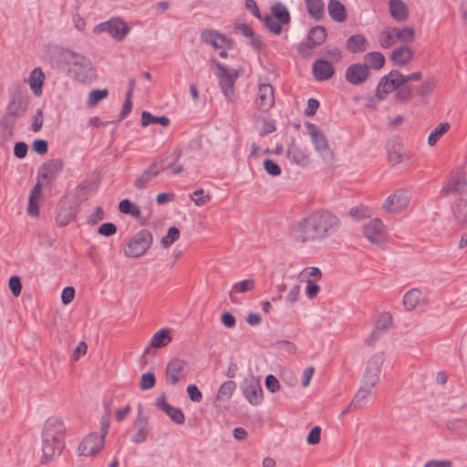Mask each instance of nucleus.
<instances>
[{"label": "nucleus", "mask_w": 467, "mask_h": 467, "mask_svg": "<svg viewBox=\"0 0 467 467\" xmlns=\"http://www.w3.org/2000/svg\"><path fill=\"white\" fill-rule=\"evenodd\" d=\"M340 220L332 213L318 210L298 221L291 229V237L297 243L323 241L335 234Z\"/></svg>", "instance_id": "obj_1"}, {"label": "nucleus", "mask_w": 467, "mask_h": 467, "mask_svg": "<svg viewBox=\"0 0 467 467\" xmlns=\"http://www.w3.org/2000/svg\"><path fill=\"white\" fill-rule=\"evenodd\" d=\"M153 242L150 231L143 229L137 232L123 246L122 252L126 257L138 258L143 255Z\"/></svg>", "instance_id": "obj_2"}, {"label": "nucleus", "mask_w": 467, "mask_h": 467, "mask_svg": "<svg viewBox=\"0 0 467 467\" xmlns=\"http://www.w3.org/2000/svg\"><path fill=\"white\" fill-rule=\"evenodd\" d=\"M67 53L69 55L67 57L69 66L68 70L74 78L80 82H86L90 79L94 75L90 59L73 51H68Z\"/></svg>", "instance_id": "obj_3"}, {"label": "nucleus", "mask_w": 467, "mask_h": 467, "mask_svg": "<svg viewBox=\"0 0 467 467\" xmlns=\"http://www.w3.org/2000/svg\"><path fill=\"white\" fill-rule=\"evenodd\" d=\"M212 63L218 68L216 75L219 79V86L222 92L228 100H233L234 97V84L238 78L236 70L224 67L215 59H213Z\"/></svg>", "instance_id": "obj_4"}, {"label": "nucleus", "mask_w": 467, "mask_h": 467, "mask_svg": "<svg viewBox=\"0 0 467 467\" xmlns=\"http://www.w3.org/2000/svg\"><path fill=\"white\" fill-rule=\"evenodd\" d=\"M130 30L129 26L119 17H114L106 22L99 23L94 27V33L107 32L116 41L123 40Z\"/></svg>", "instance_id": "obj_5"}, {"label": "nucleus", "mask_w": 467, "mask_h": 467, "mask_svg": "<svg viewBox=\"0 0 467 467\" xmlns=\"http://www.w3.org/2000/svg\"><path fill=\"white\" fill-rule=\"evenodd\" d=\"M246 400L254 405H259L263 400V389L258 378L250 374L245 377L240 386Z\"/></svg>", "instance_id": "obj_6"}, {"label": "nucleus", "mask_w": 467, "mask_h": 467, "mask_svg": "<svg viewBox=\"0 0 467 467\" xmlns=\"http://www.w3.org/2000/svg\"><path fill=\"white\" fill-rule=\"evenodd\" d=\"M384 362L382 354L377 353L373 355L368 361L363 375L362 384L369 388H375L379 381L381 367Z\"/></svg>", "instance_id": "obj_7"}, {"label": "nucleus", "mask_w": 467, "mask_h": 467, "mask_svg": "<svg viewBox=\"0 0 467 467\" xmlns=\"http://www.w3.org/2000/svg\"><path fill=\"white\" fill-rule=\"evenodd\" d=\"M326 38L327 30L323 26H313L308 32L306 42L298 46V53L303 57L309 56L311 50L323 44Z\"/></svg>", "instance_id": "obj_8"}, {"label": "nucleus", "mask_w": 467, "mask_h": 467, "mask_svg": "<svg viewBox=\"0 0 467 467\" xmlns=\"http://www.w3.org/2000/svg\"><path fill=\"white\" fill-rule=\"evenodd\" d=\"M188 374V363L181 358H174L167 365L165 370L166 382L175 385Z\"/></svg>", "instance_id": "obj_9"}, {"label": "nucleus", "mask_w": 467, "mask_h": 467, "mask_svg": "<svg viewBox=\"0 0 467 467\" xmlns=\"http://www.w3.org/2000/svg\"><path fill=\"white\" fill-rule=\"evenodd\" d=\"M441 193L443 196L454 193H458L460 195L467 194V181L460 170L451 172L450 179L441 189Z\"/></svg>", "instance_id": "obj_10"}, {"label": "nucleus", "mask_w": 467, "mask_h": 467, "mask_svg": "<svg viewBox=\"0 0 467 467\" xmlns=\"http://www.w3.org/2000/svg\"><path fill=\"white\" fill-rule=\"evenodd\" d=\"M364 236L373 244H380L386 241V230L379 219H371L363 226Z\"/></svg>", "instance_id": "obj_11"}, {"label": "nucleus", "mask_w": 467, "mask_h": 467, "mask_svg": "<svg viewBox=\"0 0 467 467\" xmlns=\"http://www.w3.org/2000/svg\"><path fill=\"white\" fill-rule=\"evenodd\" d=\"M397 75L398 70H391L380 78L376 89V97L379 100H383L388 94L401 87V81Z\"/></svg>", "instance_id": "obj_12"}, {"label": "nucleus", "mask_w": 467, "mask_h": 467, "mask_svg": "<svg viewBox=\"0 0 467 467\" xmlns=\"http://www.w3.org/2000/svg\"><path fill=\"white\" fill-rule=\"evenodd\" d=\"M28 106V96L19 88L10 93V101L6 107L7 112L14 116L21 118L26 112Z\"/></svg>", "instance_id": "obj_13"}, {"label": "nucleus", "mask_w": 467, "mask_h": 467, "mask_svg": "<svg viewBox=\"0 0 467 467\" xmlns=\"http://www.w3.org/2000/svg\"><path fill=\"white\" fill-rule=\"evenodd\" d=\"M410 200V193L406 190H398L389 195L383 204V208L389 213H400L405 209Z\"/></svg>", "instance_id": "obj_14"}, {"label": "nucleus", "mask_w": 467, "mask_h": 467, "mask_svg": "<svg viewBox=\"0 0 467 467\" xmlns=\"http://www.w3.org/2000/svg\"><path fill=\"white\" fill-rule=\"evenodd\" d=\"M201 40L214 48H232L234 41L213 29H203L201 32Z\"/></svg>", "instance_id": "obj_15"}, {"label": "nucleus", "mask_w": 467, "mask_h": 467, "mask_svg": "<svg viewBox=\"0 0 467 467\" xmlns=\"http://www.w3.org/2000/svg\"><path fill=\"white\" fill-rule=\"evenodd\" d=\"M104 438L98 433L93 432L83 439L78 446L79 455L93 456L96 455L104 446Z\"/></svg>", "instance_id": "obj_16"}, {"label": "nucleus", "mask_w": 467, "mask_h": 467, "mask_svg": "<svg viewBox=\"0 0 467 467\" xmlns=\"http://www.w3.org/2000/svg\"><path fill=\"white\" fill-rule=\"evenodd\" d=\"M306 128L316 150L323 157L331 155L327 140L322 130L317 125L312 123H307Z\"/></svg>", "instance_id": "obj_17"}, {"label": "nucleus", "mask_w": 467, "mask_h": 467, "mask_svg": "<svg viewBox=\"0 0 467 467\" xmlns=\"http://www.w3.org/2000/svg\"><path fill=\"white\" fill-rule=\"evenodd\" d=\"M66 427L64 423L57 419H48L44 426L42 437L46 438L47 441L57 440L58 441H64Z\"/></svg>", "instance_id": "obj_18"}, {"label": "nucleus", "mask_w": 467, "mask_h": 467, "mask_svg": "<svg viewBox=\"0 0 467 467\" xmlns=\"http://www.w3.org/2000/svg\"><path fill=\"white\" fill-rule=\"evenodd\" d=\"M275 103L274 88L270 84H260L257 91L256 105L263 111H268Z\"/></svg>", "instance_id": "obj_19"}, {"label": "nucleus", "mask_w": 467, "mask_h": 467, "mask_svg": "<svg viewBox=\"0 0 467 467\" xmlns=\"http://www.w3.org/2000/svg\"><path fill=\"white\" fill-rule=\"evenodd\" d=\"M64 168L60 159H52L44 162L38 170V178L47 181L56 179Z\"/></svg>", "instance_id": "obj_20"}, {"label": "nucleus", "mask_w": 467, "mask_h": 467, "mask_svg": "<svg viewBox=\"0 0 467 467\" xmlns=\"http://www.w3.org/2000/svg\"><path fill=\"white\" fill-rule=\"evenodd\" d=\"M368 74V66L367 64L356 63L347 68L345 76L348 83L358 85L367 80Z\"/></svg>", "instance_id": "obj_21"}, {"label": "nucleus", "mask_w": 467, "mask_h": 467, "mask_svg": "<svg viewBox=\"0 0 467 467\" xmlns=\"http://www.w3.org/2000/svg\"><path fill=\"white\" fill-rule=\"evenodd\" d=\"M156 406L165 412L170 419L177 424H182L185 420L184 414L182 410L179 408H175L170 405L166 401V397L164 394L161 395L156 400Z\"/></svg>", "instance_id": "obj_22"}, {"label": "nucleus", "mask_w": 467, "mask_h": 467, "mask_svg": "<svg viewBox=\"0 0 467 467\" xmlns=\"http://www.w3.org/2000/svg\"><path fill=\"white\" fill-rule=\"evenodd\" d=\"M313 74L317 80L325 81L335 74V68L330 62L324 58L317 59L313 63Z\"/></svg>", "instance_id": "obj_23"}, {"label": "nucleus", "mask_w": 467, "mask_h": 467, "mask_svg": "<svg viewBox=\"0 0 467 467\" xmlns=\"http://www.w3.org/2000/svg\"><path fill=\"white\" fill-rule=\"evenodd\" d=\"M65 446L64 441H58L57 440L47 441L43 438L42 451L43 460L42 462L53 460L54 458L60 455Z\"/></svg>", "instance_id": "obj_24"}, {"label": "nucleus", "mask_w": 467, "mask_h": 467, "mask_svg": "<svg viewBox=\"0 0 467 467\" xmlns=\"http://www.w3.org/2000/svg\"><path fill=\"white\" fill-rule=\"evenodd\" d=\"M412 57L413 51L408 46H402L395 48L390 55V60L394 65L399 67L407 65Z\"/></svg>", "instance_id": "obj_25"}, {"label": "nucleus", "mask_w": 467, "mask_h": 467, "mask_svg": "<svg viewBox=\"0 0 467 467\" xmlns=\"http://www.w3.org/2000/svg\"><path fill=\"white\" fill-rule=\"evenodd\" d=\"M158 162L151 163L135 181L134 185L138 189H144L147 185L160 173L158 168Z\"/></svg>", "instance_id": "obj_26"}, {"label": "nucleus", "mask_w": 467, "mask_h": 467, "mask_svg": "<svg viewBox=\"0 0 467 467\" xmlns=\"http://www.w3.org/2000/svg\"><path fill=\"white\" fill-rule=\"evenodd\" d=\"M286 155L291 161L298 166L306 167L309 163V159L305 151L295 142L289 144Z\"/></svg>", "instance_id": "obj_27"}, {"label": "nucleus", "mask_w": 467, "mask_h": 467, "mask_svg": "<svg viewBox=\"0 0 467 467\" xmlns=\"http://www.w3.org/2000/svg\"><path fill=\"white\" fill-rule=\"evenodd\" d=\"M372 389L362 384L348 405V409L358 410L365 406L368 402Z\"/></svg>", "instance_id": "obj_28"}, {"label": "nucleus", "mask_w": 467, "mask_h": 467, "mask_svg": "<svg viewBox=\"0 0 467 467\" xmlns=\"http://www.w3.org/2000/svg\"><path fill=\"white\" fill-rule=\"evenodd\" d=\"M45 80V74L40 67H35L29 76L28 84L35 96L42 95V87Z\"/></svg>", "instance_id": "obj_29"}, {"label": "nucleus", "mask_w": 467, "mask_h": 467, "mask_svg": "<svg viewBox=\"0 0 467 467\" xmlns=\"http://www.w3.org/2000/svg\"><path fill=\"white\" fill-rule=\"evenodd\" d=\"M346 47L351 53H362L368 48V40L361 34L353 35L348 38Z\"/></svg>", "instance_id": "obj_30"}, {"label": "nucleus", "mask_w": 467, "mask_h": 467, "mask_svg": "<svg viewBox=\"0 0 467 467\" xmlns=\"http://www.w3.org/2000/svg\"><path fill=\"white\" fill-rule=\"evenodd\" d=\"M389 12L391 16L398 22L407 20L409 12L405 3L402 0H389Z\"/></svg>", "instance_id": "obj_31"}, {"label": "nucleus", "mask_w": 467, "mask_h": 467, "mask_svg": "<svg viewBox=\"0 0 467 467\" xmlns=\"http://www.w3.org/2000/svg\"><path fill=\"white\" fill-rule=\"evenodd\" d=\"M329 16L337 23L347 19V11L344 5L338 0H329L327 5Z\"/></svg>", "instance_id": "obj_32"}, {"label": "nucleus", "mask_w": 467, "mask_h": 467, "mask_svg": "<svg viewBox=\"0 0 467 467\" xmlns=\"http://www.w3.org/2000/svg\"><path fill=\"white\" fill-rule=\"evenodd\" d=\"M235 389H236V384L234 381L228 380V381L223 382L218 389L214 402L217 405H220L221 403L228 402L230 400V399L232 398V395Z\"/></svg>", "instance_id": "obj_33"}, {"label": "nucleus", "mask_w": 467, "mask_h": 467, "mask_svg": "<svg viewBox=\"0 0 467 467\" xmlns=\"http://www.w3.org/2000/svg\"><path fill=\"white\" fill-rule=\"evenodd\" d=\"M309 16L316 21H320L325 16L323 0H305Z\"/></svg>", "instance_id": "obj_34"}, {"label": "nucleus", "mask_w": 467, "mask_h": 467, "mask_svg": "<svg viewBox=\"0 0 467 467\" xmlns=\"http://www.w3.org/2000/svg\"><path fill=\"white\" fill-rule=\"evenodd\" d=\"M254 288V279H245L241 282H237L233 285L232 289L230 291L229 296L233 303L237 304L239 300L237 299L235 294L237 293H245L251 291Z\"/></svg>", "instance_id": "obj_35"}, {"label": "nucleus", "mask_w": 467, "mask_h": 467, "mask_svg": "<svg viewBox=\"0 0 467 467\" xmlns=\"http://www.w3.org/2000/svg\"><path fill=\"white\" fill-rule=\"evenodd\" d=\"M172 337L171 336L170 330L167 328H163L156 332L151 339H150V347L161 348L167 346Z\"/></svg>", "instance_id": "obj_36"}, {"label": "nucleus", "mask_w": 467, "mask_h": 467, "mask_svg": "<svg viewBox=\"0 0 467 467\" xmlns=\"http://www.w3.org/2000/svg\"><path fill=\"white\" fill-rule=\"evenodd\" d=\"M396 36L393 26H389L382 30L379 35V44L382 48H389L395 45Z\"/></svg>", "instance_id": "obj_37"}, {"label": "nucleus", "mask_w": 467, "mask_h": 467, "mask_svg": "<svg viewBox=\"0 0 467 467\" xmlns=\"http://www.w3.org/2000/svg\"><path fill=\"white\" fill-rule=\"evenodd\" d=\"M422 299V294L419 289L408 291L403 298V304L408 310L414 309Z\"/></svg>", "instance_id": "obj_38"}, {"label": "nucleus", "mask_w": 467, "mask_h": 467, "mask_svg": "<svg viewBox=\"0 0 467 467\" xmlns=\"http://www.w3.org/2000/svg\"><path fill=\"white\" fill-rule=\"evenodd\" d=\"M76 216V213L71 206H63L57 214V223L59 226L67 225Z\"/></svg>", "instance_id": "obj_39"}, {"label": "nucleus", "mask_w": 467, "mask_h": 467, "mask_svg": "<svg viewBox=\"0 0 467 467\" xmlns=\"http://www.w3.org/2000/svg\"><path fill=\"white\" fill-rule=\"evenodd\" d=\"M141 124L144 127L150 124H160L163 127H166L170 124V119L165 116L156 117L149 111H143L141 114Z\"/></svg>", "instance_id": "obj_40"}, {"label": "nucleus", "mask_w": 467, "mask_h": 467, "mask_svg": "<svg viewBox=\"0 0 467 467\" xmlns=\"http://www.w3.org/2000/svg\"><path fill=\"white\" fill-rule=\"evenodd\" d=\"M365 61L368 67L374 69L381 68L385 64V57L378 51L369 52L364 57Z\"/></svg>", "instance_id": "obj_41"}, {"label": "nucleus", "mask_w": 467, "mask_h": 467, "mask_svg": "<svg viewBox=\"0 0 467 467\" xmlns=\"http://www.w3.org/2000/svg\"><path fill=\"white\" fill-rule=\"evenodd\" d=\"M272 14L274 18L281 24H288L290 22V14L287 8L281 3H276L272 6Z\"/></svg>", "instance_id": "obj_42"}, {"label": "nucleus", "mask_w": 467, "mask_h": 467, "mask_svg": "<svg viewBox=\"0 0 467 467\" xmlns=\"http://www.w3.org/2000/svg\"><path fill=\"white\" fill-rule=\"evenodd\" d=\"M396 42L410 43L415 38V31L412 27L404 26L401 28L394 27Z\"/></svg>", "instance_id": "obj_43"}, {"label": "nucleus", "mask_w": 467, "mask_h": 467, "mask_svg": "<svg viewBox=\"0 0 467 467\" xmlns=\"http://www.w3.org/2000/svg\"><path fill=\"white\" fill-rule=\"evenodd\" d=\"M457 223L462 226H467V202L461 200L453 211Z\"/></svg>", "instance_id": "obj_44"}, {"label": "nucleus", "mask_w": 467, "mask_h": 467, "mask_svg": "<svg viewBox=\"0 0 467 467\" xmlns=\"http://www.w3.org/2000/svg\"><path fill=\"white\" fill-rule=\"evenodd\" d=\"M448 122L440 123L429 135L428 143L431 146L436 144L440 138L450 130Z\"/></svg>", "instance_id": "obj_45"}, {"label": "nucleus", "mask_w": 467, "mask_h": 467, "mask_svg": "<svg viewBox=\"0 0 467 467\" xmlns=\"http://www.w3.org/2000/svg\"><path fill=\"white\" fill-rule=\"evenodd\" d=\"M120 213L125 214H130L134 217H139L140 214V208L128 199L120 201L119 204Z\"/></svg>", "instance_id": "obj_46"}, {"label": "nucleus", "mask_w": 467, "mask_h": 467, "mask_svg": "<svg viewBox=\"0 0 467 467\" xmlns=\"http://www.w3.org/2000/svg\"><path fill=\"white\" fill-rule=\"evenodd\" d=\"M392 325V317L389 313H382L375 324V328L381 334L387 332Z\"/></svg>", "instance_id": "obj_47"}, {"label": "nucleus", "mask_w": 467, "mask_h": 467, "mask_svg": "<svg viewBox=\"0 0 467 467\" xmlns=\"http://www.w3.org/2000/svg\"><path fill=\"white\" fill-rule=\"evenodd\" d=\"M191 199L196 206H202L208 203L212 197L209 193H205L202 188H199L192 193Z\"/></svg>", "instance_id": "obj_48"}, {"label": "nucleus", "mask_w": 467, "mask_h": 467, "mask_svg": "<svg viewBox=\"0 0 467 467\" xmlns=\"http://www.w3.org/2000/svg\"><path fill=\"white\" fill-rule=\"evenodd\" d=\"M180 237V230L175 227H170L168 229L167 234L161 238V245L165 248L171 246L175 241H177Z\"/></svg>", "instance_id": "obj_49"}, {"label": "nucleus", "mask_w": 467, "mask_h": 467, "mask_svg": "<svg viewBox=\"0 0 467 467\" xmlns=\"http://www.w3.org/2000/svg\"><path fill=\"white\" fill-rule=\"evenodd\" d=\"M389 160L392 165H396L401 161L402 149L400 145L393 144L391 147L388 146Z\"/></svg>", "instance_id": "obj_50"}, {"label": "nucleus", "mask_w": 467, "mask_h": 467, "mask_svg": "<svg viewBox=\"0 0 467 467\" xmlns=\"http://www.w3.org/2000/svg\"><path fill=\"white\" fill-rule=\"evenodd\" d=\"M95 186L91 182L83 181L75 189V196L78 199H81L87 196L89 192L94 190Z\"/></svg>", "instance_id": "obj_51"}, {"label": "nucleus", "mask_w": 467, "mask_h": 467, "mask_svg": "<svg viewBox=\"0 0 467 467\" xmlns=\"http://www.w3.org/2000/svg\"><path fill=\"white\" fill-rule=\"evenodd\" d=\"M109 94L108 89H94L92 90L88 99V104L90 107L96 106L101 99L107 98Z\"/></svg>", "instance_id": "obj_52"}, {"label": "nucleus", "mask_w": 467, "mask_h": 467, "mask_svg": "<svg viewBox=\"0 0 467 467\" xmlns=\"http://www.w3.org/2000/svg\"><path fill=\"white\" fill-rule=\"evenodd\" d=\"M265 22V26L267 27V29L274 33L275 35H279L282 31L281 23L275 19L273 16L266 15L263 18Z\"/></svg>", "instance_id": "obj_53"}, {"label": "nucleus", "mask_w": 467, "mask_h": 467, "mask_svg": "<svg viewBox=\"0 0 467 467\" xmlns=\"http://www.w3.org/2000/svg\"><path fill=\"white\" fill-rule=\"evenodd\" d=\"M156 379L153 373H146L140 377V388L142 390H148L155 386Z\"/></svg>", "instance_id": "obj_54"}, {"label": "nucleus", "mask_w": 467, "mask_h": 467, "mask_svg": "<svg viewBox=\"0 0 467 467\" xmlns=\"http://www.w3.org/2000/svg\"><path fill=\"white\" fill-rule=\"evenodd\" d=\"M395 98L397 100L400 102H405L409 100L412 94V89L409 86H401L398 88V89H395Z\"/></svg>", "instance_id": "obj_55"}, {"label": "nucleus", "mask_w": 467, "mask_h": 467, "mask_svg": "<svg viewBox=\"0 0 467 467\" xmlns=\"http://www.w3.org/2000/svg\"><path fill=\"white\" fill-rule=\"evenodd\" d=\"M264 169L265 171L272 176H278L281 174V168L280 166L275 163L273 160L266 159L264 161Z\"/></svg>", "instance_id": "obj_56"}, {"label": "nucleus", "mask_w": 467, "mask_h": 467, "mask_svg": "<svg viewBox=\"0 0 467 467\" xmlns=\"http://www.w3.org/2000/svg\"><path fill=\"white\" fill-rule=\"evenodd\" d=\"M9 289L11 290L14 296L17 297L21 294L22 285L19 276L13 275L9 279L8 283Z\"/></svg>", "instance_id": "obj_57"}, {"label": "nucleus", "mask_w": 467, "mask_h": 467, "mask_svg": "<svg viewBox=\"0 0 467 467\" xmlns=\"http://www.w3.org/2000/svg\"><path fill=\"white\" fill-rule=\"evenodd\" d=\"M137 428H138L137 431L131 437V441L133 443L139 444V443L144 442L147 440L148 434H149V429L144 428V427H137Z\"/></svg>", "instance_id": "obj_58"}, {"label": "nucleus", "mask_w": 467, "mask_h": 467, "mask_svg": "<svg viewBox=\"0 0 467 467\" xmlns=\"http://www.w3.org/2000/svg\"><path fill=\"white\" fill-rule=\"evenodd\" d=\"M436 85L434 78H430L425 81L419 88L418 94L420 97H426L431 94Z\"/></svg>", "instance_id": "obj_59"}, {"label": "nucleus", "mask_w": 467, "mask_h": 467, "mask_svg": "<svg viewBox=\"0 0 467 467\" xmlns=\"http://www.w3.org/2000/svg\"><path fill=\"white\" fill-rule=\"evenodd\" d=\"M116 232H117V227L112 223H102L98 230V233L103 236H111V235L115 234Z\"/></svg>", "instance_id": "obj_60"}, {"label": "nucleus", "mask_w": 467, "mask_h": 467, "mask_svg": "<svg viewBox=\"0 0 467 467\" xmlns=\"http://www.w3.org/2000/svg\"><path fill=\"white\" fill-rule=\"evenodd\" d=\"M187 393L189 395V398L193 402H201L202 400V394L199 390L198 387L196 385H189L187 387Z\"/></svg>", "instance_id": "obj_61"}, {"label": "nucleus", "mask_w": 467, "mask_h": 467, "mask_svg": "<svg viewBox=\"0 0 467 467\" xmlns=\"http://www.w3.org/2000/svg\"><path fill=\"white\" fill-rule=\"evenodd\" d=\"M17 119H19L18 116L11 115L9 112L5 111V115L0 120V124L3 128L10 130L14 127Z\"/></svg>", "instance_id": "obj_62"}, {"label": "nucleus", "mask_w": 467, "mask_h": 467, "mask_svg": "<svg viewBox=\"0 0 467 467\" xmlns=\"http://www.w3.org/2000/svg\"><path fill=\"white\" fill-rule=\"evenodd\" d=\"M33 150L40 155H44L48 150L47 141L45 140H36L32 145Z\"/></svg>", "instance_id": "obj_63"}, {"label": "nucleus", "mask_w": 467, "mask_h": 467, "mask_svg": "<svg viewBox=\"0 0 467 467\" xmlns=\"http://www.w3.org/2000/svg\"><path fill=\"white\" fill-rule=\"evenodd\" d=\"M423 467H452L451 460H432L427 462Z\"/></svg>", "instance_id": "obj_64"}]
</instances>
